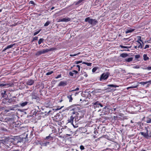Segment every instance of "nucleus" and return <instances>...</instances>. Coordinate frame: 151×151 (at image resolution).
<instances>
[{
    "label": "nucleus",
    "instance_id": "f257e3e1",
    "mask_svg": "<svg viewBox=\"0 0 151 151\" xmlns=\"http://www.w3.org/2000/svg\"><path fill=\"white\" fill-rule=\"evenodd\" d=\"M86 22H88V23L92 26H94L98 23V21L96 19H93L91 18L90 17H88L86 18L85 20Z\"/></svg>",
    "mask_w": 151,
    "mask_h": 151
},
{
    "label": "nucleus",
    "instance_id": "c03bdc74",
    "mask_svg": "<svg viewBox=\"0 0 151 151\" xmlns=\"http://www.w3.org/2000/svg\"><path fill=\"white\" fill-rule=\"evenodd\" d=\"M80 149L81 150H83L85 149V148L83 145H81L80 146Z\"/></svg>",
    "mask_w": 151,
    "mask_h": 151
},
{
    "label": "nucleus",
    "instance_id": "e2e57ef3",
    "mask_svg": "<svg viewBox=\"0 0 151 151\" xmlns=\"http://www.w3.org/2000/svg\"><path fill=\"white\" fill-rule=\"evenodd\" d=\"M107 108V106H105V107L104 108V109H106V108Z\"/></svg>",
    "mask_w": 151,
    "mask_h": 151
},
{
    "label": "nucleus",
    "instance_id": "6ab92c4d",
    "mask_svg": "<svg viewBox=\"0 0 151 151\" xmlns=\"http://www.w3.org/2000/svg\"><path fill=\"white\" fill-rule=\"evenodd\" d=\"M59 117H60V114L59 113L57 114H56V115H55L54 116V119H57L58 120V121L59 120H60V119H59Z\"/></svg>",
    "mask_w": 151,
    "mask_h": 151
},
{
    "label": "nucleus",
    "instance_id": "8fccbe9b",
    "mask_svg": "<svg viewBox=\"0 0 151 151\" xmlns=\"http://www.w3.org/2000/svg\"><path fill=\"white\" fill-rule=\"evenodd\" d=\"M7 141L6 140L5 141L4 140H2V142L3 143L4 145H6V144L8 143L7 142Z\"/></svg>",
    "mask_w": 151,
    "mask_h": 151
},
{
    "label": "nucleus",
    "instance_id": "f03ea898",
    "mask_svg": "<svg viewBox=\"0 0 151 151\" xmlns=\"http://www.w3.org/2000/svg\"><path fill=\"white\" fill-rule=\"evenodd\" d=\"M75 114L76 116H77L78 117V115L79 114V113H78L77 112H73V113L72 115L70 116L69 118L68 119V122L71 123L73 125V127H75L74 125L73 124L74 118V117H76V116L74 115Z\"/></svg>",
    "mask_w": 151,
    "mask_h": 151
},
{
    "label": "nucleus",
    "instance_id": "2eb2a0df",
    "mask_svg": "<svg viewBox=\"0 0 151 151\" xmlns=\"http://www.w3.org/2000/svg\"><path fill=\"white\" fill-rule=\"evenodd\" d=\"M143 59L145 61L148 60L149 59L148 57L147 56L146 54H144L143 55Z\"/></svg>",
    "mask_w": 151,
    "mask_h": 151
},
{
    "label": "nucleus",
    "instance_id": "5fc2aeb1",
    "mask_svg": "<svg viewBox=\"0 0 151 151\" xmlns=\"http://www.w3.org/2000/svg\"><path fill=\"white\" fill-rule=\"evenodd\" d=\"M76 66L78 68V70L79 71H80V67L79 65H77Z\"/></svg>",
    "mask_w": 151,
    "mask_h": 151
},
{
    "label": "nucleus",
    "instance_id": "dca6fc26",
    "mask_svg": "<svg viewBox=\"0 0 151 151\" xmlns=\"http://www.w3.org/2000/svg\"><path fill=\"white\" fill-rule=\"evenodd\" d=\"M49 142L47 141L43 142L42 143V145L43 146H47V145H49Z\"/></svg>",
    "mask_w": 151,
    "mask_h": 151
},
{
    "label": "nucleus",
    "instance_id": "c756f323",
    "mask_svg": "<svg viewBox=\"0 0 151 151\" xmlns=\"http://www.w3.org/2000/svg\"><path fill=\"white\" fill-rule=\"evenodd\" d=\"M146 122L147 123H151V119L150 118H147L146 121Z\"/></svg>",
    "mask_w": 151,
    "mask_h": 151
},
{
    "label": "nucleus",
    "instance_id": "09e8293b",
    "mask_svg": "<svg viewBox=\"0 0 151 151\" xmlns=\"http://www.w3.org/2000/svg\"><path fill=\"white\" fill-rule=\"evenodd\" d=\"M140 57V55H135V58L136 59H138Z\"/></svg>",
    "mask_w": 151,
    "mask_h": 151
},
{
    "label": "nucleus",
    "instance_id": "4d7b16f0",
    "mask_svg": "<svg viewBox=\"0 0 151 151\" xmlns=\"http://www.w3.org/2000/svg\"><path fill=\"white\" fill-rule=\"evenodd\" d=\"M7 49L6 48V47L3 50V52L5 51Z\"/></svg>",
    "mask_w": 151,
    "mask_h": 151
},
{
    "label": "nucleus",
    "instance_id": "72a5a7b5",
    "mask_svg": "<svg viewBox=\"0 0 151 151\" xmlns=\"http://www.w3.org/2000/svg\"><path fill=\"white\" fill-rule=\"evenodd\" d=\"M41 31V29H40L38 31H36V32H35L34 34V35H37V34H38L40 32V31Z\"/></svg>",
    "mask_w": 151,
    "mask_h": 151
},
{
    "label": "nucleus",
    "instance_id": "e433bc0d",
    "mask_svg": "<svg viewBox=\"0 0 151 151\" xmlns=\"http://www.w3.org/2000/svg\"><path fill=\"white\" fill-rule=\"evenodd\" d=\"M97 69V67L93 68L92 69V72H96V70Z\"/></svg>",
    "mask_w": 151,
    "mask_h": 151
},
{
    "label": "nucleus",
    "instance_id": "0eeeda50",
    "mask_svg": "<svg viewBox=\"0 0 151 151\" xmlns=\"http://www.w3.org/2000/svg\"><path fill=\"white\" fill-rule=\"evenodd\" d=\"M107 89L106 87H104L102 89H96L94 90V91L95 93H101L102 92L101 91H104Z\"/></svg>",
    "mask_w": 151,
    "mask_h": 151
},
{
    "label": "nucleus",
    "instance_id": "bb28decb",
    "mask_svg": "<svg viewBox=\"0 0 151 151\" xmlns=\"http://www.w3.org/2000/svg\"><path fill=\"white\" fill-rule=\"evenodd\" d=\"M32 99H36L37 100H38L39 99V98L37 96H35V95H33L32 98Z\"/></svg>",
    "mask_w": 151,
    "mask_h": 151
},
{
    "label": "nucleus",
    "instance_id": "cd10ccee",
    "mask_svg": "<svg viewBox=\"0 0 151 151\" xmlns=\"http://www.w3.org/2000/svg\"><path fill=\"white\" fill-rule=\"evenodd\" d=\"M84 0H79L78 1L76 2H75V5H77L82 2Z\"/></svg>",
    "mask_w": 151,
    "mask_h": 151
},
{
    "label": "nucleus",
    "instance_id": "aec40b11",
    "mask_svg": "<svg viewBox=\"0 0 151 151\" xmlns=\"http://www.w3.org/2000/svg\"><path fill=\"white\" fill-rule=\"evenodd\" d=\"M6 91L5 90L2 91L1 93V96L2 97H6Z\"/></svg>",
    "mask_w": 151,
    "mask_h": 151
},
{
    "label": "nucleus",
    "instance_id": "423d86ee",
    "mask_svg": "<svg viewBox=\"0 0 151 151\" xmlns=\"http://www.w3.org/2000/svg\"><path fill=\"white\" fill-rule=\"evenodd\" d=\"M70 18L68 17H66L64 18H60L59 19L58 22H68L70 21Z\"/></svg>",
    "mask_w": 151,
    "mask_h": 151
},
{
    "label": "nucleus",
    "instance_id": "ddd939ff",
    "mask_svg": "<svg viewBox=\"0 0 151 151\" xmlns=\"http://www.w3.org/2000/svg\"><path fill=\"white\" fill-rule=\"evenodd\" d=\"M34 83V81L32 80H29L27 82V85L31 86Z\"/></svg>",
    "mask_w": 151,
    "mask_h": 151
},
{
    "label": "nucleus",
    "instance_id": "f8f14e48",
    "mask_svg": "<svg viewBox=\"0 0 151 151\" xmlns=\"http://www.w3.org/2000/svg\"><path fill=\"white\" fill-rule=\"evenodd\" d=\"M7 96L6 97V99L7 101V102L9 103H12V104H14V102H15V100L13 99H7Z\"/></svg>",
    "mask_w": 151,
    "mask_h": 151
},
{
    "label": "nucleus",
    "instance_id": "6e6552de",
    "mask_svg": "<svg viewBox=\"0 0 151 151\" xmlns=\"http://www.w3.org/2000/svg\"><path fill=\"white\" fill-rule=\"evenodd\" d=\"M12 84L10 83H0V87H1L6 86V87H9L12 86Z\"/></svg>",
    "mask_w": 151,
    "mask_h": 151
},
{
    "label": "nucleus",
    "instance_id": "393cba45",
    "mask_svg": "<svg viewBox=\"0 0 151 151\" xmlns=\"http://www.w3.org/2000/svg\"><path fill=\"white\" fill-rule=\"evenodd\" d=\"M133 60L132 58H126L125 59V60L126 62H129L131 61H132Z\"/></svg>",
    "mask_w": 151,
    "mask_h": 151
},
{
    "label": "nucleus",
    "instance_id": "13d9d810",
    "mask_svg": "<svg viewBox=\"0 0 151 151\" xmlns=\"http://www.w3.org/2000/svg\"><path fill=\"white\" fill-rule=\"evenodd\" d=\"M99 106H100L101 107H102L103 106L102 105V104L99 103Z\"/></svg>",
    "mask_w": 151,
    "mask_h": 151
},
{
    "label": "nucleus",
    "instance_id": "a878e982",
    "mask_svg": "<svg viewBox=\"0 0 151 151\" xmlns=\"http://www.w3.org/2000/svg\"><path fill=\"white\" fill-rule=\"evenodd\" d=\"M44 40V39L43 38L40 39L38 41V44L40 45L41 43L43 42Z\"/></svg>",
    "mask_w": 151,
    "mask_h": 151
},
{
    "label": "nucleus",
    "instance_id": "c85d7f7f",
    "mask_svg": "<svg viewBox=\"0 0 151 151\" xmlns=\"http://www.w3.org/2000/svg\"><path fill=\"white\" fill-rule=\"evenodd\" d=\"M50 22L49 21H47L44 24V26L45 27H47L48 26L50 23Z\"/></svg>",
    "mask_w": 151,
    "mask_h": 151
},
{
    "label": "nucleus",
    "instance_id": "6e6d98bb",
    "mask_svg": "<svg viewBox=\"0 0 151 151\" xmlns=\"http://www.w3.org/2000/svg\"><path fill=\"white\" fill-rule=\"evenodd\" d=\"M77 54H74V55H72V54H70V56H76V55H77Z\"/></svg>",
    "mask_w": 151,
    "mask_h": 151
},
{
    "label": "nucleus",
    "instance_id": "9d476101",
    "mask_svg": "<svg viewBox=\"0 0 151 151\" xmlns=\"http://www.w3.org/2000/svg\"><path fill=\"white\" fill-rule=\"evenodd\" d=\"M67 84V82L66 81H62L60 82L58 84V86H65Z\"/></svg>",
    "mask_w": 151,
    "mask_h": 151
},
{
    "label": "nucleus",
    "instance_id": "052dcab7",
    "mask_svg": "<svg viewBox=\"0 0 151 151\" xmlns=\"http://www.w3.org/2000/svg\"><path fill=\"white\" fill-rule=\"evenodd\" d=\"M49 136L46 137V139H49Z\"/></svg>",
    "mask_w": 151,
    "mask_h": 151
},
{
    "label": "nucleus",
    "instance_id": "3c124183",
    "mask_svg": "<svg viewBox=\"0 0 151 151\" xmlns=\"http://www.w3.org/2000/svg\"><path fill=\"white\" fill-rule=\"evenodd\" d=\"M75 63L76 64H78L82 62L81 61H75Z\"/></svg>",
    "mask_w": 151,
    "mask_h": 151
},
{
    "label": "nucleus",
    "instance_id": "a19ab883",
    "mask_svg": "<svg viewBox=\"0 0 151 151\" xmlns=\"http://www.w3.org/2000/svg\"><path fill=\"white\" fill-rule=\"evenodd\" d=\"M145 129L146 131V132L145 133H147V134H150V133H149V131L148 130V129L147 127H145Z\"/></svg>",
    "mask_w": 151,
    "mask_h": 151
},
{
    "label": "nucleus",
    "instance_id": "79ce46f5",
    "mask_svg": "<svg viewBox=\"0 0 151 151\" xmlns=\"http://www.w3.org/2000/svg\"><path fill=\"white\" fill-rule=\"evenodd\" d=\"M145 129L146 131V132L145 133H147V134H150V133H149V131L148 130V129L147 127H145Z\"/></svg>",
    "mask_w": 151,
    "mask_h": 151
},
{
    "label": "nucleus",
    "instance_id": "4c0bfd02",
    "mask_svg": "<svg viewBox=\"0 0 151 151\" xmlns=\"http://www.w3.org/2000/svg\"><path fill=\"white\" fill-rule=\"evenodd\" d=\"M37 39H38V37H33V38L32 39V42H33V41H34L35 40H37Z\"/></svg>",
    "mask_w": 151,
    "mask_h": 151
},
{
    "label": "nucleus",
    "instance_id": "774afa93",
    "mask_svg": "<svg viewBox=\"0 0 151 151\" xmlns=\"http://www.w3.org/2000/svg\"><path fill=\"white\" fill-rule=\"evenodd\" d=\"M134 47L135 48H137V46H135Z\"/></svg>",
    "mask_w": 151,
    "mask_h": 151
},
{
    "label": "nucleus",
    "instance_id": "5701e85b",
    "mask_svg": "<svg viewBox=\"0 0 151 151\" xmlns=\"http://www.w3.org/2000/svg\"><path fill=\"white\" fill-rule=\"evenodd\" d=\"M128 56V55L127 53H123L121 54L120 55V56L123 58H125L127 56Z\"/></svg>",
    "mask_w": 151,
    "mask_h": 151
},
{
    "label": "nucleus",
    "instance_id": "4be33fe9",
    "mask_svg": "<svg viewBox=\"0 0 151 151\" xmlns=\"http://www.w3.org/2000/svg\"><path fill=\"white\" fill-rule=\"evenodd\" d=\"M137 42L139 43H140V41L142 42L143 43L142 40H141V36H138L137 37Z\"/></svg>",
    "mask_w": 151,
    "mask_h": 151
},
{
    "label": "nucleus",
    "instance_id": "f704fd0d",
    "mask_svg": "<svg viewBox=\"0 0 151 151\" xmlns=\"http://www.w3.org/2000/svg\"><path fill=\"white\" fill-rule=\"evenodd\" d=\"M53 73V72L52 71H50V72H49L46 73V75L47 76L50 75L51 74Z\"/></svg>",
    "mask_w": 151,
    "mask_h": 151
},
{
    "label": "nucleus",
    "instance_id": "7c9ffc66",
    "mask_svg": "<svg viewBox=\"0 0 151 151\" xmlns=\"http://www.w3.org/2000/svg\"><path fill=\"white\" fill-rule=\"evenodd\" d=\"M82 63L83 64H84L88 66H91L92 64L91 63H86L85 62H83Z\"/></svg>",
    "mask_w": 151,
    "mask_h": 151
},
{
    "label": "nucleus",
    "instance_id": "bf43d9fd",
    "mask_svg": "<svg viewBox=\"0 0 151 151\" xmlns=\"http://www.w3.org/2000/svg\"><path fill=\"white\" fill-rule=\"evenodd\" d=\"M54 8H55L54 7H52L51 8V10H52Z\"/></svg>",
    "mask_w": 151,
    "mask_h": 151
},
{
    "label": "nucleus",
    "instance_id": "69168bd1",
    "mask_svg": "<svg viewBox=\"0 0 151 151\" xmlns=\"http://www.w3.org/2000/svg\"><path fill=\"white\" fill-rule=\"evenodd\" d=\"M141 151H146L145 150H142Z\"/></svg>",
    "mask_w": 151,
    "mask_h": 151
},
{
    "label": "nucleus",
    "instance_id": "0e129e2a",
    "mask_svg": "<svg viewBox=\"0 0 151 151\" xmlns=\"http://www.w3.org/2000/svg\"><path fill=\"white\" fill-rule=\"evenodd\" d=\"M13 151H19V150H14Z\"/></svg>",
    "mask_w": 151,
    "mask_h": 151
},
{
    "label": "nucleus",
    "instance_id": "603ef678",
    "mask_svg": "<svg viewBox=\"0 0 151 151\" xmlns=\"http://www.w3.org/2000/svg\"><path fill=\"white\" fill-rule=\"evenodd\" d=\"M149 47V45H146L144 48V49H146L147 48Z\"/></svg>",
    "mask_w": 151,
    "mask_h": 151
},
{
    "label": "nucleus",
    "instance_id": "39448f33",
    "mask_svg": "<svg viewBox=\"0 0 151 151\" xmlns=\"http://www.w3.org/2000/svg\"><path fill=\"white\" fill-rule=\"evenodd\" d=\"M139 134H140L142 135L145 138L147 139L151 137L150 131V134L144 132H141Z\"/></svg>",
    "mask_w": 151,
    "mask_h": 151
},
{
    "label": "nucleus",
    "instance_id": "1a4fd4ad",
    "mask_svg": "<svg viewBox=\"0 0 151 151\" xmlns=\"http://www.w3.org/2000/svg\"><path fill=\"white\" fill-rule=\"evenodd\" d=\"M92 104H93V107L94 109H96L97 107H99V101L93 102L92 103Z\"/></svg>",
    "mask_w": 151,
    "mask_h": 151
},
{
    "label": "nucleus",
    "instance_id": "c9c22d12",
    "mask_svg": "<svg viewBox=\"0 0 151 151\" xmlns=\"http://www.w3.org/2000/svg\"><path fill=\"white\" fill-rule=\"evenodd\" d=\"M144 69L147 70H151V67H147L145 68H143Z\"/></svg>",
    "mask_w": 151,
    "mask_h": 151
},
{
    "label": "nucleus",
    "instance_id": "680f3d73",
    "mask_svg": "<svg viewBox=\"0 0 151 151\" xmlns=\"http://www.w3.org/2000/svg\"><path fill=\"white\" fill-rule=\"evenodd\" d=\"M116 108H114V109H113V110H112V111H116Z\"/></svg>",
    "mask_w": 151,
    "mask_h": 151
},
{
    "label": "nucleus",
    "instance_id": "9b49d317",
    "mask_svg": "<svg viewBox=\"0 0 151 151\" xmlns=\"http://www.w3.org/2000/svg\"><path fill=\"white\" fill-rule=\"evenodd\" d=\"M78 73V72L76 70H74L72 72H70L69 73V75L70 76L74 77V75H76Z\"/></svg>",
    "mask_w": 151,
    "mask_h": 151
},
{
    "label": "nucleus",
    "instance_id": "de8ad7c7",
    "mask_svg": "<svg viewBox=\"0 0 151 151\" xmlns=\"http://www.w3.org/2000/svg\"><path fill=\"white\" fill-rule=\"evenodd\" d=\"M137 86H131V87H129L127 88V89H128L129 88H137Z\"/></svg>",
    "mask_w": 151,
    "mask_h": 151
},
{
    "label": "nucleus",
    "instance_id": "412c9836",
    "mask_svg": "<svg viewBox=\"0 0 151 151\" xmlns=\"http://www.w3.org/2000/svg\"><path fill=\"white\" fill-rule=\"evenodd\" d=\"M67 97L69 100V101L70 102H71L73 100V98L72 97V94L68 95Z\"/></svg>",
    "mask_w": 151,
    "mask_h": 151
},
{
    "label": "nucleus",
    "instance_id": "f3484780",
    "mask_svg": "<svg viewBox=\"0 0 151 151\" xmlns=\"http://www.w3.org/2000/svg\"><path fill=\"white\" fill-rule=\"evenodd\" d=\"M134 30V29H133L130 28L129 29H127L125 32V33L126 34H127L128 33L132 32Z\"/></svg>",
    "mask_w": 151,
    "mask_h": 151
},
{
    "label": "nucleus",
    "instance_id": "338daca9",
    "mask_svg": "<svg viewBox=\"0 0 151 151\" xmlns=\"http://www.w3.org/2000/svg\"><path fill=\"white\" fill-rule=\"evenodd\" d=\"M61 108H62V107H61V108H59V109H57V110H59V109H61Z\"/></svg>",
    "mask_w": 151,
    "mask_h": 151
},
{
    "label": "nucleus",
    "instance_id": "a18cd8bd",
    "mask_svg": "<svg viewBox=\"0 0 151 151\" xmlns=\"http://www.w3.org/2000/svg\"><path fill=\"white\" fill-rule=\"evenodd\" d=\"M29 4L32 5L35 4L34 2L33 1H30L29 2Z\"/></svg>",
    "mask_w": 151,
    "mask_h": 151
},
{
    "label": "nucleus",
    "instance_id": "b1692460",
    "mask_svg": "<svg viewBox=\"0 0 151 151\" xmlns=\"http://www.w3.org/2000/svg\"><path fill=\"white\" fill-rule=\"evenodd\" d=\"M28 103V102H27L26 101L20 103V105L21 106L24 107L27 105Z\"/></svg>",
    "mask_w": 151,
    "mask_h": 151
},
{
    "label": "nucleus",
    "instance_id": "58836bf2",
    "mask_svg": "<svg viewBox=\"0 0 151 151\" xmlns=\"http://www.w3.org/2000/svg\"><path fill=\"white\" fill-rule=\"evenodd\" d=\"M120 47L122 48H129L128 47V46H123V45H120Z\"/></svg>",
    "mask_w": 151,
    "mask_h": 151
},
{
    "label": "nucleus",
    "instance_id": "49530a36",
    "mask_svg": "<svg viewBox=\"0 0 151 151\" xmlns=\"http://www.w3.org/2000/svg\"><path fill=\"white\" fill-rule=\"evenodd\" d=\"M61 77V74H60V75H58L56 77H55V78L56 79H58V78H60Z\"/></svg>",
    "mask_w": 151,
    "mask_h": 151
},
{
    "label": "nucleus",
    "instance_id": "4468645a",
    "mask_svg": "<svg viewBox=\"0 0 151 151\" xmlns=\"http://www.w3.org/2000/svg\"><path fill=\"white\" fill-rule=\"evenodd\" d=\"M13 108L11 107H8L6 108L4 110V112L6 113L8 112L11 110H13Z\"/></svg>",
    "mask_w": 151,
    "mask_h": 151
},
{
    "label": "nucleus",
    "instance_id": "864d4df0",
    "mask_svg": "<svg viewBox=\"0 0 151 151\" xmlns=\"http://www.w3.org/2000/svg\"><path fill=\"white\" fill-rule=\"evenodd\" d=\"M79 90V88H76L75 89L71 91H76L78 90Z\"/></svg>",
    "mask_w": 151,
    "mask_h": 151
},
{
    "label": "nucleus",
    "instance_id": "473e14b6",
    "mask_svg": "<svg viewBox=\"0 0 151 151\" xmlns=\"http://www.w3.org/2000/svg\"><path fill=\"white\" fill-rule=\"evenodd\" d=\"M107 86H110V87H114V88H116V87H117L116 85H114L113 84H109V85H108Z\"/></svg>",
    "mask_w": 151,
    "mask_h": 151
},
{
    "label": "nucleus",
    "instance_id": "37998d69",
    "mask_svg": "<svg viewBox=\"0 0 151 151\" xmlns=\"http://www.w3.org/2000/svg\"><path fill=\"white\" fill-rule=\"evenodd\" d=\"M139 45L138 47V48H142L143 47V45H142L141 43H139Z\"/></svg>",
    "mask_w": 151,
    "mask_h": 151
},
{
    "label": "nucleus",
    "instance_id": "a211bd4d",
    "mask_svg": "<svg viewBox=\"0 0 151 151\" xmlns=\"http://www.w3.org/2000/svg\"><path fill=\"white\" fill-rule=\"evenodd\" d=\"M140 83L143 86H144L145 84H147V86H148L150 85V81H147L145 82H141Z\"/></svg>",
    "mask_w": 151,
    "mask_h": 151
},
{
    "label": "nucleus",
    "instance_id": "20e7f679",
    "mask_svg": "<svg viewBox=\"0 0 151 151\" xmlns=\"http://www.w3.org/2000/svg\"><path fill=\"white\" fill-rule=\"evenodd\" d=\"M109 74L108 73H103L101 76L100 80L106 79L109 77Z\"/></svg>",
    "mask_w": 151,
    "mask_h": 151
},
{
    "label": "nucleus",
    "instance_id": "7ed1b4c3",
    "mask_svg": "<svg viewBox=\"0 0 151 151\" xmlns=\"http://www.w3.org/2000/svg\"><path fill=\"white\" fill-rule=\"evenodd\" d=\"M52 48L50 49H43L42 50L38 51L35 53V55L37 56H39L52 50Z\"/></svg>",
    "mask_w": 151,
    "mask_h": 151
},
{
    "label": "nucleus",
    "instance_id": "2f4dec72",
    "mask_svg": "<svg viewBox=\"0 0 151 151\" xmlns=\"http://www.w3.org/2000/svg\"><path fill=\"white\" fill-rule=\"evenodd\" d=\"M14 44H11L9 45L7 47H6V48L8 49L11 48H12L14 46Z\"/></svg>",
    "mask_w": 151,
    "mask_h": 151
},
{
    "label": "nucleus",
    "instance_id": "ea45409f",
    "mask_svg": "<svg viewBox=\"0 0 151 151\" xmlns=\"http://www.w3.org/2000/svg\"><path fill=\"white\" fill-rule=\"evenodd\" d=\"M133 68L135 69H139L140 68V67L138 65H137L134 66Z\"/></svg>",
    "mask_w": 151,
    "mask_h": 151
}]
</instances>
